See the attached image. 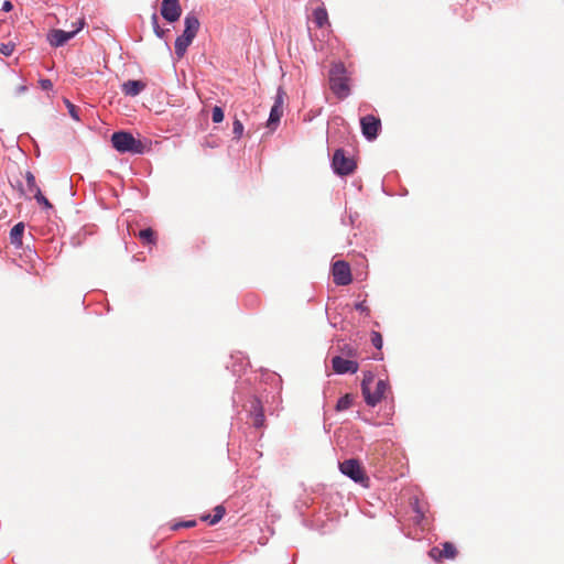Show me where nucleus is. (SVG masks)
<instances>
[{"mask_svg":"<svg viewBox=\"0 0 564 564\" xmlns=\"http://www.w3.org/2000/svg\"><path fill=\"white\" fill-rule=\"evenodd\" d=\"M313 21H314V23L316 24L317 28H324L325 25L329 24V22H328V13H327L326 9L323 6L316 8L313 11Z\"/></svg>","mask_w":564,"mask_h":564,"instance_id":"nucleus-17","label":"nucleus"},{"mask_svg":"<svg viewBox=\"0 0 564 564\" xmlns=\"http://www.w3.org/2000/svg\"><path fill=\"white\" fill-rule=\"evenodd\" d=\"M332 273L336 285H348L352 281L350 267L346 261L339 260L334 262Z\"/></svg>","mask_w":564,"mask_h":564,"instance_id":"nucleus-6","label":"nucleus"},{"mask_svg":"<svg viewBox=\"0 0 564 564\" xmlns=\"http://www.w3.org/2000/svg\"><path fill=\"white\" fill-rule=\"evenodd\" d=\"M195 525H196V521L189 520V521H184V522H180V523L174 524L173 529L177 530L180 528H193Z\"/></svg>","mask_w":564,"mask_h":564,"instance_id":"nucleus-32","label":"nucleus"},{"mask_svg":"<svg viewBox=\"0 0 564 564\" xmlns=\"http://www.w3.org/2000/svg\"><path fill=\"white\" fill-rule=\"evenodd\" d=\"M223 120H224L223 108H214L213 121L218 123V122H221Z\"/></svg>","mask_w":564,"mask_h":564,"instance_id":"nucleus-30","label":"nucleus"},{"mask_svg":"<svg viewBox=\"0 0 564 564\" xmlns=\"http://www.w3.org/2000/svg\"><path fill=\"white\" fill-rule=\"evenodd\" d=\"M332 367L336 373H356L359 369L358 362L349 359H345L340 356L332 358Z\"/></svg>","mask_w":564,"mask_h":564,"instance_id":"nucleus-11","label":"nucleus"},{"mask_svg":"<svg viewBox=\"0 0 564 564\" xmlns=\"http://www.w3.org/2000/svg\"><path fill=\"white\" fill-rule=\"evenodd\" d=\"M24 228L25 226L23 223H18L12 227L10 231V241L17 248L22 247V237L24 234Z\"/></svg>","mask_w":564,"mask_h":564,"instance_id":"nucleus-16","label":"nucleus"},{"mask_svg":"<svg viewBox=\"0 0 564 564\" xmlns=\"http://www.w3.org/2000/svg\"><path fill=\"white\" fill-rule=\"evenodd\" d=\"M334 171L339 175H349L356 170V162L345 155L344 150L338 149L333 156Z\"/></svg>","mask_w":564,"mask_h":564,"instance_id":"nucleus-4","label":"nucleus"},{"mask_svg":"<svg viewBox=\"0 0 564 564\" xmlns=\"http://www.w3.org/2000/svg\"><path fill=\"white\" fill-rule=\"evenodd\" d=\"M355 308H356L358 312H360V313H362V314H366V315H369V313H370V310H369L368 305L366 304V301H362V302L357 303V304L355 305Z\"/></svg>","mask_w":564,"mask_h":564,"instance_id":"nucleus-31","label":"nucleus"},{"mask_svg":"<svg viewBox=\"0 0 564 564\" xmlns=\"http://www.w3.org/2000/svg\"><path fill=\"white\" fill-rule=\"evenodd\" d=\"M232 132L236 135V138H240L242 135L243 126H242V123L238 119H236L235 122H234Z\"/></svg>","mask_w":564,"mask_h":564,"instance_id":"nucleus-28","label":"nucleus"},{"mask_svg":"<svg viewBox=\"0 0 564 564\" xmlns=\"http://www.w3.org/2000/svg\"><path fill=\"white\" fill-rule=\"evenodd\" d=\"M351 77L343 63H335L329 69V86L332 91L344 99L350 94Z\"/></svg>","mask_w":564,"mask_h":564,"instance_id":"nucleus-1","label":"nucleus"},{"mask_svg":"<svg viewBox=\"0 0 564 564\" xmlns=\"http://www.w3.org/2000/svg\"><path fill=\"white\" fill-rule=\"evenodd\" d=\"M193 40L194 37L189 36L188 34H185L184 32L182 35L177 36L175 40V54L178 57H182L185 54L187 47L193 42Z\"/></svg>","mask_w":564,"mask_h":564,"instance_id":"nucleus-15","label":"nucleus"},{"mask_svg":"<svg viewBox=\"0 0 564 564\" xmlns=\"http://www.w3.org/2000/svg\"><path fill=\"white\" fill-rule=\"evenodd\" d=\"M362 134L368 140H373L377 138L378 132L381 128V121L378 117L373 115H367L360 119Z\"/></svg>","mask_w":564,"mask_h":564,"instance_id":"nucleus-9","label":"nucleus"},{"mask_svg":"<svg viewBox=\"0 0 564 564\" xmlns=\"http://www.w3.org/2000/svg\"><path fill=\"white\" fill-rule=\"evenodd\" d=\"M457 554V547L452 542H443L429 551L430 557L437 563H442L445 560H454Z\"/></svg>","mask_w":564,"mask_h":564,"instance_id":"nucleus-5","label":"nucleus"},{"mask_svg":"<svg viewBox=\"0 0 564 564\" xmlns=\"http://www.w3.org/2000/svg\"><path fill=\"white\" fill-rule=\"evenodd\" d=\"M40 84L43 89L52 88V82L50 79H42L40 80Z\"/></svg>","mask_w":564,"mask_h":564,"instance_id":"nucleus-33","label":"nucleus"},{"mask_svg":"<svg viewBox=\"0 0 564 564\" xmlns=\"http://www.w3.org/2000/svg\"><path fill=\"white\" fill-rule=\"evenodd\" d=\"M66 106L72 107L74 105L66 100Z\"/></svg>","mask_w":564,"mask_h":564,"instance_id":"nucleus-37","label":"nucleus"},{"mask_svg":"<svg viewBox=\"0 0 564 564\" xmlns=\"http://www.w3.org/2000/svg\"><path fill=\"white\" fill-rule=\"evenodd\" d=\"M250 415L252 417L253 426L262 427L264 425V412L260 400L253 399L250 402Z\"/></svg>","mask_w":564,"mask_h":564,"instance_id":"nucleus-12","label":"nucleus"},{"mask_svg":"<svg viewBox=\"0 0 564 564\" xmlns=\"http://www.w3.org/2000/svg\"><path fill=\"white\" fill-rule=\"evenodd\" d=\"M285 102H289L288 95L284 90L279 88L273 106H283Z\"/></svg>","mask_w":564,"mask_h":564,"instance_id":"nucleus-25","label":"nucleus"},{"mask_svg":"<svg viewBox=\"0 0 564 564\" xmlns=\"http://www.w3.org/2000/svg\"><path fill=\"white\" fill-rule=\"evenodd\" d=\"M182 8L178 0H163L161 4V14L169 22H175L180 19Z\"/></svg>","mask_w":564,"mask_h":564,"instance_id":"nucleus-10","label":"nucleus"},{"mask_svg":"<svg viewBox=\"0 0 564 564\" xmlns=\"http://www.w3.org/2000/svg\"><path fill=\"white\" fill-rule=\"evenodd\" d=\"M13 8L12 3L10 1H4L2 4V11L9 12Z\"/></svg>","mask_w":564,"mask_h":564,"instance_id":"nucleus-35","label":"nucleus"},{"mask_svg":"<svg viewBox=\"0 0 564 564\" xmlns=\"http://www.w3.org/2000/svg\"><path fill=\"white\" fill-rule=\"evenodd\" d=\"M79 110L80 108H69V113L74 119L79 120Z\"/></svg>","mask_w":564,"mask_h":564,"instance_id":"nucleus-34","label":"nucleus"},{"mask_svg":"<svg viewBox=\"0 0 564 564\" xmlns=\"http://www.w3.org/2000/svg\"><path fill=\"white\" fill-rule=\"evenodd\" d=\"M282 116H283V108H271V112H270L269 119L267 121V127L271 131H274L276 129V126L280 122Z\"/></svg>","mask_w":564,"mask_h":564,"instance_id":"nucleus-18","label":"nucleus"},{"mask_svg":"<svg viewBox=\"0 0 564 564\" xmlns=\"http://www.w3.org/2000/svg\"><path fill=\"white\" fill-rule=\"evenodd\" d=\"M145 87L147 82L144 80H127L121 85V90L126 96L134 97L143 91Z\"/></svg>","mask_w":564,"mask_h":564,"instance_id":"nucleus-13","label":"nucleus"},{"mask_svg":"<svg viewBox=\"0 0 564 564\" xmlns=\"http://www.w3.org/2000/svg\"><path fill=\"white\" fill-rule=\"evenodd\" d=\"M226 513V509L224 506L219 505L217 507L214 508V514L213 516H203L202 517V520L203 521H208L209 524L214 525L216 523H218L225 516Z\"/></svg>","mask_w":564,"mask_h":564,"instance_id":"nucleus-19","label":"nucleus"},{"mask_svg":"<svg viewBox=\"0 0 564 564\" xmlns=\"http://www.w3.org/2000/svg\"><path fill=\"white\" fill-rule=\"evenodd\" d=\"M184 33L195 39L200 25L198 18L193 13H188L184 19Z\"/></svg>","mask_w":564,"mask_h":564,"instance_id":"nucleus-14","label":"nucleus"},{"mask_svg":"<svg viewBox=\"0 0 564 564\" xmlns=\"http://www.w3.org/2000/svg\"><path fill=\"white\" fill-rule=\"evenodd\" d=\"M390 387L389 383L386 380H378L375 386V390L371 391V388L365 392L364 399L365 402L369 406H376L381 400H383L387 395V392L389 391Z\"/></svg>","mask_w":564,"mask_h":564,"instance_id":"nucleus-7","label":"nucleus"},{"mask_svg":"<svg viewBox=\"0 0 564 564\" xmlns=\"http://www.w3.org/2000/svg\"><path fill=\"white\" fill-rule=\"evenodd\" d=\"M371 344L377 349H381L382 348L383 339H382V336H381V334L379 332H372L371 333Z\"/></svg>","mask_w":564,"mask_h":564,"instance_id":"nucleus-27","label":"nucleus"},{"mask_svg":"<svg viewBox=\"0 0 564 564\" xmlns=\"http://www.w3.org/2000/svg\"><path fill=\"white\" fill-rule=\"evenodd\" d=\"M25 181H26V188H28L26 191L30 194H33V196H34L35 194L41 192L40 187L36 184L35 176L32 172L28 171L25 173Z\"/></svg>","mask_w":564,"mask_h":564,"instance_id":"nucleus-21","label":"nucleus"},{"mask_svg":"<svg viewBox=\"0 0 564 564\" xmlns=\"http://www.w3.org/2000/svg\"><path fill=\"white\" fill-rule=\"evenodd\" d=\"M339 470L352 479L355 482L368 487L369 477L367 476L364 467L357 459H346L339 464Z\"/></svg>","mask_w":564,"mask_h":564,"instance_id":"nucleus-3","label":"nucleus"},{"mask_svg":"<svg viewBox=\"0 0 564 564\" xmlns=\"http://www.w3.org/2000/svg\"><path fill=\"white\" fill-rule=\"evenodd\" d=\"M111 144L120 153L143 154L147 145L130 132L117 131L111 135Z\"/></svg>","mask_w":564,"mask_h":564,"instance_id":"nucleus-2","label":"nucleus"},{"mask_svg":"<svg viewBox=\"0 0 564 564\" xmlns=\"http://www.w3.org/2000/svg\"><path fill=\"white\" fill-rule=\"evenodd\" d=\"M84 26V20L78 22V26L69 32L64 30H53L50 32L47 39L52 46L58 47L67 43L70 39H73Z\"/></svg>","mask_w":564,"mask_h":564,"instance_id":"nucleus-8","label":"nucleus"},{"mask_svg":"<svg viewBox=\"0 0 564 564\" xmlns=\"http://www.w3.org/2000/svg\"><path fill=\"white\" fill-rule=\"evenodd\" d=\"M373 382H375V376L371 372H366L364 375V379H362V382H361V392H362V394L365 392H367L371 388V384Z\"/></svg>","mask_w":564,"mask_h":564,"instance_id":"nucleus-23","label":"nucleus"},{"mask_svg":"<svg viewBox=\"0 0 564 564\" xmlns=\"http://www.w3.org/2000/svg\"><path fill=\"white\" fill-rule=\"evenodd\" d=\"M34 198L40 205H42L46 209H51L53 207L50 200L42 194V192L35 194Z\"/></svg>","mask_w":564,"mask_h":564,"instance_id":"nucleus-26","label":"nucleus"},{"mask_svg":"<svg viewBox=\"0 0 564 564\" xmlns=\"http://www.w3.org/2000/svg\"><path fill=\"white\" fill-rule=\"evenodd\" d=\"M14 48H15V45L12 42L0 44V53L7 57L12 55V53L14 52Z\"/></svg>","mask_w":564,"mask_h":564,"instance_id":"nucleus-24","label":"nucleus"},{"mask_svg":"<svg viewBox=\"0 0 564 564\" xmlns=\"http://www.w3.org/2000/svg\"><path fill=\"white\" fill-rule=\"evenodd\" d=\"M138 237L144 245H155L156 242V235L152 228L140 230Z\"/></svg>","mask_w":564,"mask_h":564,"instance_id":"nucleus-20","label":"nucleus"},{"mask_svg":"<svg viewBox=\"0 0 564 564\" xmlns=\"http://www.w3.org/2000/svg\"><path fill=\"white\" fill-rule=\"evenodd\" d=\"M152 22H153V28H154V32L155 34L159 36V37H162L164 35V30H162L160 26H159V23H158V17L156 14H153L152 15Z\"/></svg>","mask_w":564,"mask_h":564,"instance_id":"nucleus-29","label":"nucleus"},{"mask_svg":"<svg viewBox=\"0 0 564 564\" xmlns=\"http://www.w3.org/2000/svg\"><path fill=\"white\" fill-rule=\"evenodd\" d=\"M348 355H349V356H355V355H356V352H355V350L349 349V350H348Z\"/></svg>","mask_w":564,"mask_h":564,"instance_id":"nucleus-36","label":"nucleus"},{"mask_svg":"<svg viewBox=\"0 0 564 564\" xmlns=\"http://www.w3.org/2000/svg\"><path fill=\"white\" fill-rule=\"evenodd\" d=\"M351 404H352V397L350 394H345L337 401L336 410L345 411V410L349 409L351 406Z\"/></svg>","mask_w":564,"mask_h":564,"instance_id":"nucleus-22","label":"nucleus"}]
</instances>
